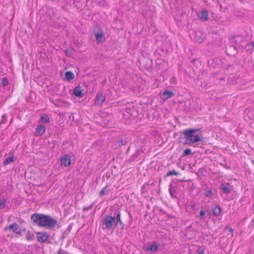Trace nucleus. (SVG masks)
<instances>
[{"mask_svg":"<svg viewBox=\"0 0 254 254\" xmlns=\"http://www.w3.org/2000/svg\"><path fill=\"white\" fill-rule=\"evenodd\" d=\"M96 41L98 42H102L105 40L104 34L102 31L96 32L94 34Z\"/></svg>","mask_w":254,"mask_h":254,"instance_id":"f8f14e48","label":"nucleus"},{"mask_svg":"<svg viewBox=\"0 0 254 254\" xmlns=\"http://www.w3.org/2000/svg\"><path fill=\"white\" fill-rule=\"evenodd\" d=\"M205 214V212L203 210H202L199 212V217L201 219L203 218V216H204Z\"/></svg>","mask_w":254,"mask_h":254,"instance_id":"c85d7f7f","label":"nucleus"},{"mask_svg":"<svg viewBox=\"0 0 254 254\" xmlns=\"http://www.w3.org/2000/svg\"><path fill=\"white\" fill-rule=\"evenodd\" d=\"M25 238L28 241H32L34 239V234L32 232L28 231L25 235Z\"/></svg>","mask_w":254,"mask_h":254,"instance_id":"dca6fc26","label":"nucleus"},{"mask_svg":"<svg viewBox=\"0 0 254 254\" xmlns=\"http://www.w3.org/2000/svg\"><path fill=\"white\" fill-rule=\"evenodd\" d=\"M221 189L222 190L223 192L226 194H229L232 190V187L228 184L226 185H222Z\"/></svg>","mask_w":254,"mask_h":254,"instance_id":"ddd939ff","label":"nucleus"},{"mask_svg":"<svg viewBox=\"0 0 254 254\" xmlns=\"http://www.w3.org/2000/svg\"><path fill=\"white\" fill-rule=\"evenodd\" d=\"M191 154V150L190 148L185 149L184 150V154L185 155H189Z\"/></svg>","mask_w":254,"mask_h":254,"instance_id":"cd10ccee","label":"nucleus"},{"mask_svg":"<svg viewBox=\"0 0 254 254\" xmlns=\"http://www.w3.org/2000/svg\"><path fill=\"white\" fill-rule=\"evenodd\" d=\"M174 93L171 91L165 90L161 95V98L163 100H166L174 96Z\"/></svg>","mask_w":254,"mask_h":254,"instance_id":"9b49d317","label":"nucleus"},{"mask_svg":"<svg viewBox=\"0 0 254 254\" xmlns=\"http://www.w3.org/2000/svg\"><path fill=\"white\" fill-rule=\"evenodd\" d=\"M244 117L246 119L249 120H254V110L248 109L245 111Z\"/></svg>","mask_w":254,"mask_h":254,"instance_id":"6e6552de","label":"nucleus"},{"mask_svg":"<svg viewBox=\"0 0 254 254\" xmlns=\"http://www.w3.org/2000/svg\"><path fill=\"white\" fill-rule=\"evenodd\" d=\"M36 234L37 241L40 243H45L50 237V235L47 232H37Z\"/></svg>","mask_w":254,"mask_h":254,"instance_id":"20e7f679","label":"nucleus"},{"mask_svg":"<svg viewBox=\"0 0 254 254\" xmlns=\"http://www.w3.org/2000/svg\"><path fill=\"white\" fill-rule=\"evenodd\" d=\"M114 225H116V217L110 215L106 216L102 221V229L111 230Z\"/></svg>","mask_w":254,"mask_h":254,"instance_id":"7ed1b4c3","label":"nucleus"},{"mask_svg":"<svg viewBox=\"0 0 254 254\" xmlns=\"http://www.w3.org/2000/svg\"><path fill=\"white\" fill-rule=\"evenodd\" d=\"M208 14L207 11L202 10L200 12L199 17L201 20H206L208 18Z\"/></svg>","mask_w":254,"mask_h":254,"instance_id":"4468645a","label":"nucleus"},{"mask_svg":"<svg viewBox=\"0 0 254 254\" xmlns=\"http://www.w3.org/2000/svg\"><path fill=\"white\" fill-rule=\"evenodd\" d=\"M229 231H230V232H233V230L232 229V228H230L229 229Z\"/></svg>","mask_w":254,"mask_h":254,"instance_id":"72a5a7b5","label":"nucleus"},{"mask_svg":"<svg viewBox=\"0 0 254 254\" xmlns=\"http://www.w3.org/2000/svg\"><path fill=\"white\" fill-rule=\"evenodd\" d=\"M73 94L76 97H82L84 95L85 91L82 86L78 85L74 89Z\"/></svg>","mask_w":254,"mask_h":254,"instance_id":"0eeeda50","label":"nucleus"},{"mask_svg":"<svg viewBox=\"0 0 254 254\" xmlns=\"http://www.w3.org/2000/svg\"><path fill=\"white\" fill-rule=\"evenodd\" d=\"M158 246L156 244L150 245L147 248L146 250L151 252H155L157 249Z\"/></svg>","mask_w":254,"mask_h":254,"instance_id":"6ab92c4d","label":"nucleus"},{"mask_svg":"<svg viewBox=\"0 0 254 254\" xmlns=\"http://www.w3.org/2000/svg\"><path fill=\"white\" fill-rule=\"evenodd\" d=\"M46 127L43 125H38L36 128V135L42 136L45 132Z\"/></svg>","mask_w":254,"mask_h":254,"instance_id":"9d476101","label":"nucleus"},{"mask_svg":"<svg viewBox=\"0 0 254 254\" xmlns=\"http://www.w3.org/2000/svg\"><path fill=\"white\" fill-rule=\"evenodd\" d=\"M1 82L2 85L4 86H7L8 84V81L7 79L5 77H3L2 78Z\"/></svg>","mask_w":254,"mask_h":254,"instance_id":"393cba45","label":"nucleus"},{"mask_svg":"<svg viewBox=\"0 0 254 254\" xmlns=\"http://www.w3.org/2000/svg\"><path fill=\"white\" fill-rule=\"evenodd\" d=\"M64 103V102H62V104H56L55 105L56 106L60 107V106H64V104H63Z\"/></svg>","mask_w":254,"mask_h":254,"instance_id":"2f4dec72","label":"nucleus"},{"mask_svg":"<svg viewBox=\"0 0 254 254\" xmlns=\"http://www.w3.org/2000/svg\"><path fill=\"white\" fill-rule=\"evenodd\" d=\"M7 116L6 114H3L2 116L1 120L0 122V126H1L2 124H5L7 123Z\"/></svg>","mask_w":254,"mask_h":254,"instance_id":"412c9836","label":"nucleus"},{"mask_svg":"<svg viewBox=\"0 0 254 254\" xmlns=\"http://www.w3.org/2000/svg\"><path fill=\"white\" fill-rule=\"evenodd\" d=\"M58 254H67V252L63 250L62 249H60L58 252Z\"/></svg>","mask_w":254,"mask_h":254,"instance_id":"c756f323","label":"nucleus"},{"mask_svg":"<svg viewBox=\"0 0 254 254\" xmlns=\"http://www.w3.org/2000/svg\"><path fill=\"white\" fill-rule=\"evenodd\" d=\"M178 173L176 172L175 170L170 171L167 172V176H170L172 175H177Z\"/></svg>","mask_w":254,"mask_h":254,"instance_id":"b1692460","label":"nucleus"},{"mask_svg":"<svg viewBox=\"0 0 254 254\" xmlns=\"http://www.w3.org/2000/svg\"><path fill=\"white\" fill-rule=\"evenodd\" d=\"M14 161V156L12 155L10 157H7L3 162V165L6 166L8 164L11 163Z\"/></svg>","mask_w":254,"mask_h":254,"instance_id":"f3484780","label":"nucleus"},{"mask_svg":"<svg viewBox=\"0 0 254 254\" xmlns=\"http://www.w3.org/2000/svg\"><path fill=\"white\" fill-rule=\"evenodd\" d=\"M198 254H203V250H199L198 251Z\"/></svg>","mask_w":254,"mask_h":254,"instance_id":"473e14b6","label":"nucleus"},{"mask_svg":"<svg viewBox=\"0 0 254 254\" xmlns=\"http://www.w3.org/2000/svg\"><path fill=\"white\" fill-rule=\"evenodd\" d=\"M41 121L43 123H47L49 122V117L47 115L41 117Z\"/></svg>","mask_w":254,"mask_h":254,"instance_id":"4be33fe9","label":"nucleus"},{"mask_svg":"<svg viewBox=\"0 0 254 254\" xmlns=\"http://www.w3.org/2000/svg\"><path fill=\"white\" fill-rule=\"evenodd\" d=\"M71 156L69 155H64L61 158V164L62 166L67 167L71 165Z\"/></svg>","mask_w":254,"mask_h":254,"instance_id":"39448f33","label":"nucleus"},{"mask_svg":"<svg viewBox=\"0 0 254 254\" xmlns=\"http://www.w3.org/2000/svg\"><path fill=\"white\" fill-rule=\"evenodd\" d=\"M252 46V47L254 48V42H252L251 43H250L247 46V47H248V46L250 47V46Z\"/></svg>","mask_w":254,"mask_h":254,"instance_id":"7c9ffc66","label":"nucleus"},{"mask_svg":"<svg viewBox=\"0 0 254 254\" xmlns=\"http://www.w3.org/2000/svg\"><path fill=\"white\" fill-rule=\"evenodd\" d=\"M108 194V191L106 190V187L104 188L99 192L100 196H102L104 195Z\"/></svg>","mask_w":254,"mask_h":254,"instance_id":"5701e85b","label":"nucleus"},{"mask_svg":"<svg viewBox=\"0 0 254 254\" xmlns=\"http://www.w3.org/2000/svg\"><path fill=\"white\" fill-rule=\"evenodd\" d=\"M197 42H199V43H201V40H197Z\"/></svg>","mask_w":254,"mask_h":254,"instance_id":"f704fd0d","label":"nucleus"},{"mask_svg":"<svg viewBox=\"0 0 254 254\" xmlns=\"http://www.w3.org/2000/svg\"><path fill=\"white\" fill-rule=\"evenodd\" d=\"M221 213V208L219 206H215L213 209V214L214 216H218Z\"/></svg>","mask_w":254,"mask_h":254,"instance_id":"a211bd4d","label":"nucleus"},{"mask_svg":"<svg viewBox=\"0 0 254 254\" xmlns=\"http://www.w3.org/2000/svg\"><path fill=\"white\" fill-rule=\"evenodd\" d=\"M196 130L194 129H188L184 130V135L186 139V144H191L200 140V135L196 133Z\"/></svg>","mask_w":254,"mask_h":254,"instance_id":"f03ea898","label":"nucleus"},{"mask_svg":"<svg viewBox=\"0 0 254 254\" xmlns=\"http://www.w3.org/2000/svg\"><path fill=\"white\" fill-rule=\"evenodd\" d=\"M31 220L38 226L47 229H52L57 225V220L50 215L43 214H33Z\"/></svg>","mask_w":254,"mask_h":254,"instance_id":"f257e3e1","label":"nucleus"},{"mask_svg":"<svg viewBox=\"0 0 254 254\" xmlns=\"http://www.w3.org/2000/svg\"><path fill=\"white\" fill-rule=\"evenodd\" d=\"M65 77L67 80L69 81L74 78V75L72 72L68 71L65 72Z\"/></svg>","mask_w":254,"mask_h":254,"instance_id":"2eb2a0df","label":"nucleus"},{"mask_svg":"<svg viewBox=\"0 0 254 254\" xmlns=\"http://www.w3.org/2000/svg\"><path fill=\"white\" fill-rule=\"evenodd\" d=\"M5 230L9 229L12 230L13 232L16 234H19L20 233L21 228L16 223H13L12 225L9 226L7 228H5Z\"/></svg>","mask_w":254,"mask_h":254,"instance_id":"1a4fd4ad","label":"nucleus"},{"mask_svg":"<svg viewBox=\"0 0 254 254\" xmlns=\"http://www.w3.org/2000/svg\"><path fill=\"white\" fill-rule=\"evenodd\" d=\"M119 224L120 225H123V223L122 222L121 218V213L118 212L117 214V216L116 217V225H117L118 224Z\"/></svg>","mask_w":254,"mask_h":254,"instance_id":"aec40b11","label":"nucleus"},{"mask_svg":"<svg viewBox=\"0 0 254 254\" xmlns=\"http://www.w3.org/2000/svg\"><path fill=\"white\" fill-rule=\"evenodd\" d=\"M205 195L206 196V197H210L212 196L213 193H212L211 190H207L205 194Z\"/></svg>","mask_w":254,"mask_h":254,"instance_id":"a878e982","label":"nucleus"},{"mask_svg":"<svg viewBox=\"0 0 254 254\" xmlns=\"http://www.w3.org/2000/svg\"><path fill=\"white\" fill-rule=\"evenodd\" d=\"M106 100V95L102 93H98L96 95L95 104L97 106H101Z\"/></svg>","mask_w":254,"mask_h":254,"instance_id":"423d86ee","label":"nucleus"},{"mask_svg":"<svg viewBox=\"0 0 254 254\" xmlns=\"http://www.w3.org/2000/svg\"><path fill=\"white\" fill-rule=\"evenodd\" d=\"M5 201L4 199L0 200V209H3L5 206Z\"/></svg>","mask_w":254,"mask_h":254,"instance_id":"bb28decb","label":"nucleus"}]
</instances>
